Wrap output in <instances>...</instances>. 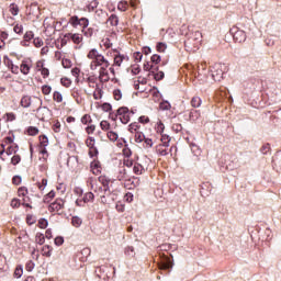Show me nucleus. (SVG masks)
I'll use <instances>...</instances> for the list:
<instances>
[{
	"instance_id": "f257e3e1",
	"label": "nucleus",
	"mask_w": 281,
	"mask_h": 281,
	"mask_svg": "<svg viewBox=\"0 0 281 281\" xmlns=\"http://www.w3.org/2000/svg\"><path fill=\"white\" fill-rule=\"evenodd\" d=\"M35 100H37L38 108L35 110L37 113V119L41 122H45V120H49L52 117V110L47 106H43V99L38 97H34Z\"/></svg>"
},
{
	"instance_id": "f03ea898",
	"label": "nucleus",
	"mask_w": 281,
	"mask_h": 281,
	"mask_svg": "<svg viewBox=\"0 0 281 281\" xmlns=\"http://www.w3.org/2000/svg\"><path fill=\"white\" fill-rule=\"evenodd\" d=\"M87 57L90 60H93V63H98V65H102V63H104L105 67H109L111 65L106 60V58H104V56L98 52L97 48L90 49V52L88 53Z\"/></svg>"
},
{
	"instance_id": "7ed1b4c3",
	"label": "nucleus",
	"mask_w": 281,
	"mask_h": 281,
	"mask_svg": "<svg viewBox=\"0 0 281 281\" xmlns=\"http://www.w3.org/2000/svg\"><path fill=\"white\" fill-rule=\"evenodd\" d=\"M229 34L233 36V41H235V43H245V41H247V33L237 26L232 27L229 30Z\"/></svg>"
},
{
	"instance_id": "20e7f679",
	"label": "nucleus",
	"mask_w": 281,
	"mask_h": 281,
	"mask_svg": "<svg viewBox=\"0 0 281 281\" xmlns=\"http://www.w3.org/2000/svg\"><path fill=\"white\" fill-rule=\"evenodd\" d=\"M172 267H175V259H172V255L170 257L164 256L159 262V269L160 271H172Z\"/></svg>"
},
{
	"instance_id": "39448f33",
	"label": "nucleus",
	"mask_w": 281,
	"mask_h": 281,
	"mask_svg": "<svg viewBox=\"0 0 281 281\" xmlns=\"http://www.w3.org/2000/svg\"><path fill=\"white\" fill-rule=\"evenodd\" d=\"M211 76L215 82H221V80H223V78H225V72L221 68V64H215L211 68Z\"/></svg>"
},
{
	"instance_id": "423d86ee",
	"label": "nucleus",
	"mask_w": 281,
	"mask_h": 281,
	"mask_svg": "<svg viewBox=\"0 0 281 281\" xmlns=\"http://www.w3.org/2000/svg\"><path fill=\"white\" fill-rule=\"evenodd\" d=\"M117 115L120 117V122L123 124H128L131 122V110L128 106H121L117 109Z\"/></svg>"
},
{
	"instance_id": "0eeeda50",
	"label": "nucleus",
	"mask_w": 281,
	"mask_h": 281,
	"mask_svg": "<svg viewBox=\"0 0 281 281\" xmlns=\"http://www.w3.org/2000/svg\"><path fill=\"white\" fill-rule=\"evenodd\" d=\"M65 207V200L57 198L53 203L48 205V212H60Z\"/></svg>"
},
{
	"instance_id": "6e6552de",
	"label": "nucleus",
	"mask_w": 281,
	"mask_h": 281,
	"mask_svg": "<svg viewBox=\"0 0 281 281\" xmlns=\"http://www.w3.org/2000/svg\"><path fill=\"white\" fill-rule=\"evenodd\" d=\"M31 70H32V59L30 58L23 59L20 65L21 74H23V76H27Z\"/></svg>"
},
{
	"instance_id": "1a4fd4ad",
	"label": "nucleus",
	"mask_w": 281,
	"mask_h": 281,
	"mask_svg": "<svg viewBox=\"0 0 281 281\" xmlns=\"http://www.w3.org/2000/svg\"><path fill=\"white\" fill-rule=\"evenodd\" d=\"M109 67H106V64L102 66L99 70V80L100 82H109L111 80V77H109V71L106 70Z\"/></svg>"
},
{
	"instance_id": "9d476101",
	"label": "nucleus",
	"mask_w": 281,
	"mask_h": 281,
	"mask_svg": "<svg viewBox=\"0 0 281 281\" xmlns=\"http://www.w3.org/2000/svg\"><path fill=\"white\" fill-rule=\"evenodd\" d=\"M137 186H139V180H137V178H130L124 182V188H126V190H135Z\"/></svg>"
},
{
	"instance_id": "9b49d317",
	"label": "nucleus",
	"mask_w": 281,
	"mask_h": 281,
	"mask_svg": "<svg viewBox=\"0 0 281 281\" xmlns=\"http://www.w3.org/2000/svg\"><path fill=\"white\" fill-rule=\"evenodd\" d=\"M65 38L72 41L75 45H80V43H82V36L78 33H66Z\"/></svg>"
},
{
	"instance_id": "f8f14e48",
	"label": "nucleus",
	"mask_w": 281,
	"mask_h": 281,
	"mask_svg": "<svg viewBox=\"0 0 281 281\" xmlns=\"http://www.w3.org/2000/svg\"><path fill=\"white\" fill-rule=\"evenodd\" d=\"M90 170H92L93 175H100V172H102V164L100 162V160L94 159L93 161H91Z\"/></svg>"
},
{
	"instance_id": "ddd939ff",
	"label": "nucleus",
	"mask_w": 281,
	"mask_h": 281,
	"mask_svg": "<svg viewBox=\"0 0 281 281\" xmlns=\"http://www.w3.org/2000/svg\"><path fill=\"white\" fill-rule=\"evenodd\" d=\"M89 256H91V248H83L77 252V258L81 260V262H85Z\"/></svg>"
},
{
	"instance_id": "4468645a",
	"label": "nucleus",
	"mask_w": 281,
	"mask_h": 281,
	"mask_svg": "<svg viewBox=\"0 0 281 281\" xmlns=\"http://www.w3.org/2000/svg\"><path fill=\"white\" fill-rule=\"evenodd\" d=\"M148 78H150V76L154 77V80H156V82H159L161 80H164V78H166V74L161 70H159L158 72H155V71H150L148 72Z\"/></svg>"
},
{
	"instance_id": "2eb2a0df",
	"label": "nucleus",
	"mask_w": 281,
	"mask_h": 281,
	"mask_svg": "<svg viewBox=\"0 0 281 281\" xmlns=\"http://www.w3.org/2000/svg\"><path fill=\"white\" fill-rule=\"evenodd\" d=\"M20 105L23 109H30V106H32V97L30 95H23L21 101H20Z\"/></svg>"
},
{
	"instance_id": "dca6fc26",
	"label": "nucleus",
	"mask_w": 281,
	"mask_h": 281,
	"mask_svg": "<svg viewBox=\"0 0 281 281\" xmlns=\"http://www.w3.org/2000/svg\"><path fill=\"white\" fill-rule=\"evenodd\" d=\"M88 148H89L88 155L90 159H93L94 157H98L100 155V151L98 150V147H95V145L89 144Z\"/></svg>"
},
{
	"instance_id": "f3484780",
	"label": "nucleus",
	"mask_w": 281,
	"mask_h": 281,
	"mask_svg": "<svg viewBox=\"0 0 281 281\" xmlns=\"http://www.w3.org/2000/svg\"><path fill=\"white\" fill-rule=\"evenodd\" d=\"M124 148H123V155L126 159H131L133 151L128 148V143L126 142V138H122Z\"/></svg>"
},
{
	"instance_id": "a211bd4d",
	"label": "nucleus",
	"mask_w": 281,
	"mask_h": 281,
	"mask_svg": "<svg viewBox=\"0 0 281 281\" xmlns=\"http://www.w3.org/2000/svg\"><path fill=\"white\" fill-rule=\"evenodd\" d=\"M47 146H49V138L47 135H40V148H47Z\"/></svg>"
},
{
	"instance_id": "6ab92c4d",
	"label": "nucleus",
	"mask_w": 281,
	"mask_h": 281,
	"mask_svg": "<svg viewBox=\"0 0 281 281\" xmlns=\"http://www.w3.org/2000/svg\"><path fill=\"white\" fill-rule=\"evenodd\" d=\"M156 153L159 155V157H166V155H168V149L166 146L159 144L156 146Z\"/></svg>"
},
{
	"instance_id": "aec40b11",
	"label": "nucleus",
	"mask_w": 281,
	"mask_h": 281,
	"mask_svg": "<svg viewBox=\"0 0 281 281\" xmlns=\"http://www.w3.org/2000/svg\"><path fill=\"white\" fill-rule=\"evenodd\" d=\"M106 23H110L112 27H116V25L120 24V18H117L115 14H111L106 20Z\"/></svg>"
},
{
	"instance_id": "412c9836",
	"label": "nucleus",
	"mask_w": 281,
	"mask_h": 281,
	"mask_svg": "<svg viewBox=\"0 0 281 281\" xmlns=\"http://www.w3.org/2000/svg\"><path fill=\"white\" fill-rule=\"evenodd\" d=\"M30 14H32L33 16H36L38 19V16L41 14V10L38 9V4H36V3L31 4Z\"/></svg>"
},
{
	"instance_id": "4be33fe9",
	"label": "nucleus",
	"mask_w": 281,
	"mask_h": 281,
	"mask_svg": "<svg viewBox=\"0 0 281 281\" xmlns=\"http://www.w3.org/2000/svg\"><path fill=\"white\" fill-rule=\"evenodd\" d=\"M52 251H54V248L52 246H49V245H45L42 248V254L46 258H50L52 257Z\"/></svg>"
},
{
	"instance_id": "5701e85b",
	"label": "nucleus",
	"mask_w": 281,
	"mask_h": 281,
	"mask_svg": "<svg viewBox=\"0 0 281 281\" xmlns=\"http://www.w3.org/2000/svg\"><path fill=\"white\" fill-rule=\"evenodd\" d=\"M94 27H88L86 31H83V35L87 36V38H91V36H93L94 32H100V30L98 29V25L93 24Z\"/></svg>"
},
{
	"instance_id": "b1692460",
	"label": "nucleus",
	"mask_w": 281,
	"mask_h": 281,
	"mask_svg": "<svg viewBox=\"0 0 281 281\" xmlns=\"http://www.w3.org/2000/svg\"><path fill=\"white\" fill-rule=\"evenodd\" d=\"M272 164L276 168L281 170V151L277 153L276 156L272 158Z\"/></svg>"
},
{
	"instance_id": "393cba45",
	"label": "nucleus",
	"mask_w": 281,
	"mask_h": 281,
	"mask_svg": "<svg viewBox=\"0 0 281 281\" xmlns=\"http://www.w3.org/2000/svg\"><path fill=\"white\" fill-rule=\"evenodd\" d=\"M161 135V144L160 145H164L165 148H168V146H170V142L172 138H170V135H167V134H160Z\"/></svg>"
},
{
	"instance_id": "a878e982",
	"label": "nucleus",
	"mask_w": 281,
	"mask_h": 281,
	"mask_svg": "<svg viewBox=\"0 0 281 281\" xmlns=\"http://www.w3.org/2000/svg\"><path fill=\"white\" fill-rule=\"evenodd\" d=\"M159 108L161 111H170V109H172V105L170 104V101L162 100L159 104Z\"/></svg>"
},
{
	"instance_id": "bb28decb",
	"label": "nucleus",
	"mask_w": 281,
	"mask_h": 281,
	"mask_svg": "<svg viewBox=\"0 0 281 281\" xmlns=\"http://www.w3.org/2000/svg\"><path fill=\"white\" fill-rule=\"evenodd\" d=\"M48 225L49 222L47 221V218L42 217L38 220L37 227H40V229H47Z\"/></svg>"
},
{
	"instance_id": "cd10ccee",
	"label": "nucleus",
	"mask_w": 281,
	"mask_h": 281,
	"mask_svg": "<svg viewBox=\"0 0 281 281\" xmlns=\"http://www.w3.org/2000/svg\"><path fill=\"white\" fill-rule=\"evenodd\" d=\"M98 5H100V2H98V0H92L88 5H86V9L88 12H93Z\"/></svg>"
},
{
	"instance_id": "c85d7f7f",
	"label": "nucleus",
	"mask_w": 281,
	"mask_h": 281,
	"mask_svg": "<svg viewBox=\"0 0 281 281\" xmlns=\"http://www.w3.org/2000/svg\"><path fill=\"white\" fill-rule=\"evenodd\" d=\"M56 196V191L50 190L46 195H44L43 203H49L52 199Z\"/></svg>"
},
{
	"instance_id": "c756f323",
	"label": "nucleus",
	"mask_w": 281,
	"mask_h": 281,
	"mask_svg": "<svg viewBox=\"0 0 281 281\" xmlns=\"http://www.w3.org/2000/svg\"><path fill=\"white\" fill-rule=\"evenodd\" d=\"M7 155L8 156H10V155H16V153H19V145H16V144H14L13 146L11 145V146H9L8 148H7Z\"/></svg>"
},
{
	"instance_id": "7c9ffc66",
	"label": "nucleus",
	"mask_w": 281,
	"mask_h": 281,
	"mask_svg": "<svg viewBox=\"0 0 281 281\" xmlns=\"http://www.w3.org/2000/svg\"><path fill=\"white\" fill-rule=\"evenodd\" d=\"M9 10H10L12 16H19V4H16V3H11V4L9 5Z\"/></svg>"
},
{
	"instance_id": "2f4dec72",
	"label": "nucleus",
	"mask_w": 281,
	"mask_h": 281,
	"mask_svg": "<svg viewBox=\"0 0 281 281\" xmlns=\"http://www.w3.org/2000/svg\"><path fill=\"white\" fill-rule=\"evenodd\" d=\"M156 49L157 52H159L160 54H164V52H166V49H168V44L164 43V42H158L156 44Z\"/></svg>"
},
{
	"instance_id": "473e14b6",
	"label": "nucleus",
	"mask_w": 281,
	"mask_h": 281,
	"mask_svg": "<svg viewBox=\"0 0 281 281\" xmlns=\"http://www.w3.org/2000/svg\"><path fill=\"white\" fill-rule=\"evenodd\" d=\"M35 243H37V245H45V234L37 233L35 235Z\"/></svg>"
},
{
	"instance_id": "72a5a7b5",
	"label": "nucleus",
	"mask_w": 281,
	"mask_h": 281,
	"mask_svg": "<svg viewBox=\"0 0 281 281\" xmlns=\"http://www.w3.org/2000/svg\"><path fill=\"white\" fill-rule=\"evenodd\" d=\"M26 133L27 135H30L31 137H35V135H38V127L36 126H29L26 128Z\"/></svg>"
},
{
	"instance_id": "f704fd0d",
	"label": "nucleus",
	"mask_w": 281,
	"mask_h": 281,
	"mask_svg": "<svg viewBox=\"0 0 281 281\" xmlns=\"http://www.w3.org/2000/svg\"><path fill=\"white\" fill-rule=\"evenodd\" d=\"M70 25H72V27H78V25H80V18H78V15H72L69 19Z\"/></svg>"
},
{
	"instance_id": "c9c22d12",
	"label": "nucleus",
	"mask_w": 281,
	"mask_h": 281,
	"mask_svg": "<svg viewBox=\"0 0 281 281\" xmlns=\"http://www.w3.org/2000/svg\"><path fill=\"white\" fill-rule=\"evenodd\" d=\"M93 199H95V195L93 194V192H87L83 198L82 201L85 203H90V201H93Z\"/></svg>"
},
{
	"instance_id": "e433bc0d",
	"label": "nucleus",
	"mask_w": 281,
	"mask_h": 281,
	"mask_svg": "<svg viewBox=\"0 0 281 281\" xmlns=\"http://www.w3.org/2000/svg\"><path fill=\"white\" fill-rule=\"evenodd\" d=\"M201 98L199 97H193L191 99V106H193V109H199V106H201Z\"/></svg>"
},
{
	"instance_id": "4c0bfd02",
	"label": "nucleus",
	"mask_w": 281,
	"mask_h": 281,
	"mask_svg": "<svg viewBox=\"0 0 281 281\" xmlns=\"http://www.w3.org/2000/svg\"><path fill=\"white\" fill-rule=\"evenodd\" d=\"M125 256H128V258H135V248L133 246H127L125 248Z\"/></svg>"
},
{
	"instance_id": "58836bf2",
	"label": "nucleus",
	"mask_w": 281,
	"mask_h": 281,
	"mask_svg": "<svg viewBox=\"0 0 281 281\" xmlns=\"http://www.w3.org/2000/svg\"><path fill=\"white\" fill-rule=\"evenodd\" d=\"M101 109L104 111V113H111L113 111V105L109 102H104L101 104Z\"/></svg>"
},
{
	"instance_id": "ea45409f",
	"label": "nucleus",
	"mask_w": 281,
	"mask_h": 281,
	"mask_svg": "<svg viewBox=\"0 0 281 281\" xmlns=\"http://www.w3.org/2000/svg\"><path fill=\"white\" fill-rule=\"evenodd\" d=\"M71 224L74 227H80L82 225V218L78 217V215L72 216Z\"/></svg>"
},
{
	"instance_id": "a19ab883",
	"label": "nucleus",
	"mask_w": 281,
	"mask_h": 281,
	"mask_svg": "<svg viewBox=\"0 0 281 281\" xmlns=\"http://www.w3.org/2000/svg\"><path fill=\"white\" fill-rule=\"evenodd\" d=\"M79 25H80V27H82V32H85V30H87V27H89V19L81 18L79 20Z\"/></svg>"
},
{
	"instance_id": "79ce46f5",
	"label": "nucleus",
	"mask_w": 281,
	"mask_h": 281,
	"mask_svg": "<svg viewBox=\"0 0 281 281\" xmlns=\"http://www.w3.org/2000/svg\"><path fill=\"white\" fill-rule=\"evenodd\" d=\"M144 139H146V135H144V133H142V132H136V134H135L136 144H142V142H144Z\"/></svg>"
},
{
	"instance_id": "37998d69",
	"label": "nucleus",
	"mask_w": 281,
	"mask_h": 281,
	"mask_svg": "<svg viewBox=\"0 0 281 281\" xmlns=\"http://www.w3.org/2000/svg\"><path fill=\"white\" fill-rule=\"evenodd\" d=\"M150 63H153V65H159L161 63V55L154 54L150 57Z\"/></svg>"
},
{
	"instance_id": "c03bdc74",
	"label": "nucleus",
	"mask_w": 281,
	"mask_h": 281,
	"mask_svg": "<svg viewBox=\"0 0 281 281\" xmlns=\"http://www.w3.org/2000/svg\"><path fill=\"white\" fill-rule=\"evenodd\" d=\"M98 179H99V183H101L103 188L105 186H109V183H111V179H109L106 176H100Z\"/></svg>"
},
{
	"instance_id": "a18cd8bd",
	"label": "nucleus",
	"mask_w": 281,
	"mask_h": 281,
	"mask_svg": "<svg viewBox=\"0 0 281 281\" xmlns=\"http://www.w3.org/2000/svg\"><path fill=\"white\" fill-rule=\"evenodd\" d=\"M119 135L116 132L110 131L108 132V138L110 139V142H117L119 139Z\"/></svg>"
},
{
	"instance_id": "49530a36",
	"label": "nucleus",
	"mask_w": 281,
	"mask_h": 281,
	"mask_svg": "<svg viewBox=\"0 0 281 281\" xmlns=\"http://www.w3.org/2000/svg\"><path fill=\"white\" fill-rule=\"evenodd\" d=\"M3 64L5 65V67H8V69H10L14 65V61H12V59H10L8 55H4Z\"/></svg>"
},
{
	"instance_id": "de8ad7c7",
	"label": "nucleus",
	"mask_w": 281,
	"mask_h": 281,
	"mask_svg": "<svg viewBox=\"0 0 281 281\" xmlns=\"http://www.w3.org/2000/svg\"><path fill=\"white\" fill-rule=\"evenodd\" d=\"M139 128H140V125L137 122L131 123L128 125L130 133H133V131H135L137 133L139 131Z\"/></svg>"
},
{
	"instance_id": "09e8293b",
	"label": "nucleus",
	"mask_w": 281,
	"mask_h": 281,
	"mask_svg": "<svg viewBox=\"0 0 281 281\" xmlns=\"http://www.w3.org/2000/svg\"><path fill=\"white\" fill-rule=\"evenodd\" d=\"M128 8V3L126 1H120L117 4V10H120V12H126Z\"/></svg>"
},
{
	"instance_id": "8fccbe9b",
	"label": "nucleus",
	"mask_w": 281,
	"mask_h": 281,
	"mask_svg": "<svg viewBox=\"0 0 281 281\" xmlns=\"http://www.w3.org/2000/svg\"><path fill=\"white\" fill-rule=\"evenodd\" d=\"M269 150H271V145L269 143L263 144L260 148L262 155H268Z\"/></svg>"
},
{
	"instance_id": "3c124183",
	"label": "nucleus",
	"mask_w": 281,
	"mask_h": 281,
	"mask_svg": "<svg viewBox=\"0 0 281 281\" xmlns=\"http://www.w3.org/2000/svg\"><path fill=\"white\" fill-rule=\"evenodd\" d=\"M53 100L58 103L63 102V93H60V91H55L53 93Z\"/></svg>"
},
{
	"instance_id": "603ef678",
	"label": "nucleus",
	"mask_w": 281,
	"mask_h": 281,
	"mask_svg": "<svg viewBox=\"0 0 281 281\" xmlns=\"http://www.w3.org/2000/svg\"><path fill=\"white\" fill-rule=\"evenodd\" d=\"M144 170V166L140 164H135L133 167L134 175H142V171Z\"/></svg>"
},
{
	"instance_id": "864d4df0",
	"label": "nucleus",
	"mask_w": 281,
	"mask_h": 281,
	"mask_svg": "<svg viewBox=\"0 0 281 281\" xmlns=\"http://www.w3.org/2000/svg\"><path fill=\"white\" fill-rule=\"evenodd\" d=\"M60 85L63 87H66V89H68V87H71V79L67 78V77H63L60 79Z\"/></svg>"
},
{
	"instance_id": "5fc2aeb1",
	"label": "nucleus",
	"mask_w": 281,
	"mask_h": 281,
	"mask_svg": "<svg viewBox=\"0 0 281 281\" xmlns=\"http://www.w3.org/2000/svg\"><path fill=\"white\" fill-rule=\"evenodd\" d=\"M24 41H34V32L33 31H26L24 36H23Z\"/></svg>"
},
{
	"instance_id": "6e6d98bb",
	"label": "nucleus",
	"mask_w": 281,
	"mask_h": 281,
	"mask_svg": "<svg viewBox=\"0 0 281 281\" xmlns=\"http://www.w3.org/2000/svg\"><path fill=\"white\" fill-rule=\"evenodd\" d=\"M23 276V266H18L14 270V278H22Z\"/></svg>"
},
{
	"instance_id": "4d7b16f0",
	"label": "nucleus",
	"mask_w": 281,
	"mask_h": 281,
	"mask_svg": "<svg viewBox=\"0 0 281 281\" xmlns=\"http://www.w3.org/2000/svg\"><path fill=\"white\" fill-rule=\"evenodd\" d=\"M61 65L64 67V69H71V59H68V58H64L61 60Z\"/></svg>"
},
{
	"instance_id": "13d9d810",
	"label": "nucleus",
	"mask_w": 281,
	"mask_h": 281,
	"mask_svg": "<svg viewBox=\"0 0 281 281\" xmlns=\"http://www.w3.org/2000/svg\"><path fill=\"white\" fill-rule=\"evenodd\" d=\"M54 243H55L56 247H60L61 245L65 244V237L57 236V237H55Z\"/></svg>"
},
{
	"instance_id": "bf43d9fd",
	"label": "nucleus",
	"mask_w": 281,
	"mask_h": 281,
	"mask_svg": "<svg viewBox=\"0 0 281 281\" xmlns=\"http://www.w3.org/2000/svg\"><path fill=\"white\" fill-rule=\"evenodd\" d=\"M11 164L12 166H19V164H21V155H14L11 158Z\"/></svg>"
},
{
	"instance_id": "052dcab7",
	"label": "nucleus",
	"mask_w": 281,
	"mask_h": 281,
	"mask_svg": "<svg viewBox=\"0 0 281 281\" xmlns=\"http://www.w3.org/2000/svg\"><path fill=\"white\" fill-rule=\"evenodd\" d=\"M100 127L102 131H109L111 128V123H109L108 121H101Z\"/></svg>"
},
{
	"instance_id": "680f3d73",
	"label": "nucleus",
	"mask_w": 281,
	"mask_h": 281,
	"mask_svg": "<svg viewBox=\"0 0 281 281\" xmlns=\"http://www.w3.org/2000/svg\"><path fill=\"white\" fill-rule=\"evenodd\" d=\"M91 122H93V120H91V115H89V114H85L81 117V123H83L85 125L91 124Z\"/></svg>"
},
{
	"instance_id": "e2e57ef3",
	"label": "nucleus",
	"mask_w": 281,
	"mask_h": 281,
	"mask_svg": "<svg viewBox=\"0 0 281 281\" xmlns=\"http://www.w3.org/2000/svg\"><path fill=\"white\" fill-rule=\"evenodd\" d=\"M42 93L44 95H49V93H52V86H47V85L42 86Z\"/></svg>"
},
{
	"instance_id": "0e129e2a",
	"label": "nucleus",
	"mask_w": 281,
	"mask_h": 281,
	"mask_svg": "<svg viewBox=\"0 0 281 281\" xmlns=\"http://www.w3.org/2000/svg\"><path fill=\"white\" fill-rule=\"evenodd\" d=\"M27 187H20L18 190L19 196H27Z\"/></svg>"
},
{
	"instance_id": "69168bd1",
	"label": "nucleus",
	"mask_w": 281,
	"mask_h": 281,
	"mask_svg": "<svg viewBox=\"0 0 281 281\" xmlns=\"http://www.w3.org/2000/svg\"><path fill=\"white\" fill-rule=\"evenodd\" d=\"M33 45H34V47H43V38L34 37L33 38Z\"/></svg>"
},
{
	"instance_id": "338daca9",
	"label": "nucleus",
	"mask_w": 281,
	"mask_h": 281,
	"mask_svg": "<svg viewBox=\"0 0 281 281\" xmlns=\"http://www.w3.org/2000/svg\"><path fill=\"white\" fill-rule=\"evenodd\" d=\"M13 32H14L15 34H19V35L23 34V25H21V24H15V25L13 26Z\"/></svg>"
},
{
	"instance_id": "774afa93",
	"label": "nucleus",
	"mask_w": 281,
	"mask_h": 281,
	"mask_svg": "<svg viewBox=\"0 0 281 281\" xmlns=\"http://www.w3.org/2000/svg\"><path fill=\"white\" fill-rule=\"evenodd\" d=\"M113 97H114V100L120 101V99L122 98V90L121 89L113 90Z\"/></svg>"
}]
</instances>
